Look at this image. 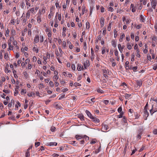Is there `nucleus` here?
I'll list each match as a JSON object with an SVG mask.
<instances>
[{
  "label": "nucleus",
  "mask_w": 157,
  "mask_h": 157,
  "mask_svg": "<svg viewBox=\"0 0 157 157\" xmlns=\"http://www.w3.org/2000/svg\"><path fill=\"white\" fill-rule=\"evenodd\" d=\"M151 5L152 8L155 9L156 6V0H152L151 2Z\"/></svg>",
  "instance_id": "f257e3e1"
},
{
  "label": "nucleus",
  "mask_w": 157,
  "mask_h": 157,
  "mask_svg": "<svg viewBox=\"0 0 157 157\" xmlns=\"http://www.w3.org/2000/svg\"><path fill=\"white\" fill-rule=\"evenodd\" d=\"M104 22V18L103 17H101V18L100 20V23L101 24V27H102L103 26Z\"/></svg>",
  "instance_id": "f03ea898"
},
{
  "label": "nucleus",
  "mask_w": 157,
  "mask_h": 157,
  "mask_svg": "<svg viewBox=\"0 0 157 157\" xmlns=\"http://www.w3.org/2000/svg\"><path fill=\"white\" fill-rule=\"evenodd\" d=\"M39 36L38 35H36L35 38L34 39V42L36 43H37L39 42Z\"/></svg>",
  "instance_id": "7ed1b4c3"
},
{
  "label": "nucleus",
  "mask_w": 157,
  "mask_h": 157,
  "mask_svg": "<svg viewBox=\"0 0 157 157\" xmlns=\"http://www.w3.org/2000/svg\"><path fill=\"white\" fill-rule=\"evenodd\" d=\"M86 113L87 116L90 117L91 119H92V117H93L92 116L91 113L88 110H86Z\"/></svg>",
  "instance_id": "20e7f679"
},
{
  "label": "nucleus",
  "mask_w": 157,
  "mask_h": 157,
  "mask_svg": "<svg viewBox=\"0 0 157 157\" xmlns=\"http://www.w3.org/2000/svg\"><path fill=\"white\" fill-rule=\"evenodd\" d=\"M78 117L80 118L82 121H84V117L83 115L82 114H78Z\"/></svg>",
  "instance_id": "39448f33"
},
{
  "label": "nucleus",
  "mask_w": 157,
  "mask_h": 157,
  "mask_svg": "<svg viewBox=\"0 0 157 157\" xmlns=\"http://www.w3.org/2000/svg\"><path fill=\"white\" fill-rule=\"evenodd\" d=\"M144 112L145 114V116H147V117L148 116V113L147 111V109L144 108Z\"/></svg>",
  "instance_id": "423d86ee"
},
{
  "label": "nucleus",
  "mask_w": 157,
  "mask_h": 157,
  "mask_svg": "<svg viewBox=\"0 0 157 157\" xmlns=\"http://www.w3.org/2000/svg\"><path fill=\"white\" fill-rule=\"evenodd\" d=\"M92 119L93 120V121H95L96 123H99V120L98 118H97L96 117H92Z\"/></svg>",
  "instance_id": "0eeeda50"
},
{
  "label": "nucleus",
  "mask_w": 157,
  "mask_h": 157,
  "mask_svg": "<svg viewBox=\"0 0 157 157\" xmlns=\"http://www.w3.org/2000/svg\"><path fill=\"white\" fill-rule=\"evenodd\" d=\"M112 46L114 48L116 46V43L115 40H113L111 42Z\"/></svg>",
  "instance_id": "6e6552de"
},
{
  "label": "nucleus",
  "mask_w": 157,
  "mask_h": 157,
  "mask_svg": "<svg viewBox=\"0 0 157 157\" xmlns=\"http://www.w3.org/2000/svg\"><path fill=\"white\" fill-rule=\"evenodd\" d=\"M102 128L104 130H106L108 128V126L106 124H105L102 126Z\"/></svg>",
  "instance_id": "1a4fd4ad"
},
{
  "label": "nucleus",
  "mask_w": 157,
  "mask_h": 157,
  "mask_svg": "<svg viewBox=\"0 0 157 157\" xmlns=\"http://www.w3.org/2000/svg\"><path fill=\"white\" fill-rule=\"evenodd\" d=\"M114 37L116 38L117 35V31L116 29H114Z\"/></svg>",
  "instance_id": "9d476101"
},
{
  "label": "nucleus",
  "mask_w": 157,
  "mask_h": 157,
  "mask_svg": "<svg viewBox=\"0 0 157 157\" xmlns=\"http://www.w3.org/2000/svg\"><path fill=\"white\" fill-rule=\"evenodd\" d=\"M129 64V62L128 61H127L125 63V66L126 69L127 70L128 69V68H127V67H129V65H128Z\"/></svg>",
  "instance_id": "9b49d317"
},
{
  "label": "nucleus",
  "mask_w": 157,
  "mask_h": 157,
  "mask_svg": "<svg viewBox=\"0 0 157 157\" xmlns=\"http://www.w3.org/2000/svg\"><path fill=\"white\" fill-rule=\"evenodd\" d=\"M27 95L29 97H31V96H32V95H33V96H35V94L34 93H28L27 94Z\"/></svg>",
  "instance_id": "f8f14e48"
},
{
  "label": "nucleus",
  "mask_w": 157,
  "mask_h": 157,
  "mask_svg": "<svg viewBox=\"0 0 157 157\" xmlns=\"http://www.w3.org/2000/svg\"><path fill=\"white\" fill-rule=\"evenodd\" d=\"M57 143L54 142H50L49 143V144H48L50 146H52V145H57Z\"/></svg>",
  "instance_id": "ddd939ff"
},
{
  "label": "nucleus",
  "mask_w": 157,
  "mask_h": 157,
  "mask_svg": "<svg viewBox=\"0 0 157 157\" xmlns=\"http://www.w3.org/2000/svg\"><path fill=\"white\" fill-rule=\"evenodd\" d=\"M15 31L14 30H12L11 31V34L12 35V36H13L15 35Z\"/></svg>",
  "instance_id": "4468645a"
},
{
  "label": "nucleus",
  "mask_w": 157,
  "mask_h": 157,
  "mask_svg": "<svg viewBox=\"0 0 157 157\" xmlns=\"http://www.w3.org/2000/svg\"><path fill=\"white\" fill-rule=\"evenodd\" d=\"M75 137L77 140H78L80 138H83L82 136L78 135H76L75 136Z\"/></svg>",
  "instance_id": "2eb2a0df"
},
{
  "label": "nucleus",
  "mask_w": 157,
  "mask_h": 157,
  "mask_svg": "<svg viewBox=\"0 0 157 157\" xmlns=\"http://www.w3.org/2000/svg\"><path fill=\"white\" fill-rule=\"evenodd\" d=\"M86 11L85 7L84 6H83L82 7V14H83L84 13V12Z\"/></svg>",
  "instance_id": "dca6fc26"
},
{
  "label": "nucleus",
  "mask_w": 157,
  "mask_h": 157,
  "mask_svg": "<svg viewBox=\"0 0 157 157\" xmlns=\"http://www.w3.org/2000/svg\"><path fill=\"white\" fill-rule=\"evenodd\" d=\"M140 51L138 49H137L136 53L137 55L136 56H138V57H140V54H139Z\"/></svg>",
  "instance_id": "f3484780"
},
{
  "label": "nucleus",
  "mask_w": 157,
  "mask_h": 157,
  "mask_svg": "<svg viewBox=\"0 0 157 157\" xmlns=\"http://www.w3.org/2000/svg\"><path fill=\"white\" fill-rule=\"evenodd\" d=\"M140 20L142 22H144V18L143 16V15H140Z\"/></svg>",
  "instance_id": "a211bd4d"
},
{
  "label": "nucleus",
  "mask_w": 157,
  "mask_h": 157,
  "mask_svg": "<svg viewBox=\"0 0 157 157\" xmlns=\"http://www.w3.org/2000/svg\"><path fill=\"white\" fill-rule=\"evenodd\" d=\"M86 29H88L90 28V23L88 22H87L86 23Z\"/></svg>",
  "instance_id": "6ab92c4d"
},
{
  "label": "nucleus",
  "mask_w": 157,
  "mask_h": 157,
  "mask_svg": "<svg viewBox=\"0 0 157 157\" xmlns=\"http://www.w3.org/2000/svg\"><path fill=\"white\" fill-rule=\"evenodd\" d=\"M105 52V48L103 47L102 48V53L103 54Z\"/></svg>",
  "instance_id": "aec40b11"
},
{
  "label": "nucleus",
  "mask_w": 157,
  "mask_h": 157,
  "mask_svg": "<svg viewBox=\"0 0 157 157\" xmlns=\"http://www.w3.org/2000/svg\"><path fill=\"white\" fill-rule=\"evenodd\" d=\"M111 24H112V23H110L109 24V25L108 27L107 30L109 31H110L111 30Z\"/></svg>",
  "instance_id": "412c9836"
},
{
  "label": "nucleus",
  "mask_w": 157,
  "mask_h": 157,
  "mask_svg": "<svg viewBox=\"0 0 157 157\" xmlns=\"http://www.w3.org/2000/svg\"><path fill=\"white\" fill-rule=\"evenodd\" d=\"M33 51H36V53L38 52V49H37L35 47H33Z\"/></svg>",
  "instance_id": "4be33fe9"
},
{
  "label": "nucleus",
  "mask_w": 157,
  "mask_h": 157,
  "mask_svg": "<svg viewBox=\"0 0 157 157\" xmlns=\"http://www.w3.org/2000/svg\"><path fill=\"white\" fill-rule=\"evenodd\" d=\"M78 67L77 68V69L78 71H81L82 70V67L81 66H79V64H78Z\"/></svg>",
  "instance_id": "5701e85b"
},
{
  "label": "nucleus",
  "mask_w": 157,
  "mask_h": 157,
  "mask_svg": "<svg viewBox=\"0 0 157 157\" xmlns=\"http://www.w3.org/2000/svg\"><path fill=\"white\" fill-rule=\"evenodd\" d=\"M81 85L79 83L77 82H75L74 84V86L75 87L80 86Z\"/></svg>",
  "instance_id": "b1692460"
},
{
  "label": "nucleus",
  "mask_w": 157,
  "mask_h": 157,
  "mask_svg": "<svg viewBox=\"0 0 157 157\" xmlns=\"http://www.w3.org/2000/svg\"><path fill=\"white\" fill-rule=\"evenodd\" d=\"M153 105H152V109H151V110H150V113L151 115H152V114L154 113V112H155L156 111L155 110L154 111V110H153Z\"/></svg>",
  "instance_id": "393cba45"
},
{
  "label": "nucleus",
  "mask_w": 157,
  "mask_h": 157,
  "mask_svg": "<svg viewBox=\"0 0 157 157\" xmlns=\"http://www.w3.org/2000/svg\"><path fill=\"white\" fill-rule=\"evenodd\" d=\"M127 48L129 50L131 49L132 48L131 46L129 43L127 44Z\"/></svg>",
  "instance_id": "a878e982"
},
{
  "label": "nucleus",
  "mask_w": 157,
  "mask_h": 157,
  "mask_svg": "<svg viewBox=\"0 0 157 157\" xmlns=\"http://www.w3.org/2000/svg\"><path fill=\"white\" fill-rule=\"evenodd\" d=\"M49 84L50 85V86L52 87L54 86V84L52 82V81H50L49 82Z\"/></svg>",
  "instance_id": "bb28decb"
},
{
  "label": "nucleus",
  "mask_w": 157,
  "mask_h": 157,
  "mask_svg": "<svg viewBox=\"0 0 157 157\" xmlns=\"http://www.w3.org/2000/svg\"><path fill=\"white\" fill-rule=\"evenodd\" d=\"M132 58L131 59V60L132 61H133L134 60V57L135 56V55L134 54H133L132 55Z\"/></svg>",
  "instance_id": "cd10ccee"
},
{
  "label": "nucleus",
  "mask_w": 157,
  "mask_h": 157,
  "mask_svg": "<svg viewBox=\"0 0 157 157\" xmlns=\"http://www.w3.org/2000/svg\"><path fill=\"white\" fill-rule=\"evenodd\" d=\"M30 11L29 10L28 11V12L26 13V17H27L29 18V17L30 16Z\"/></svg>",
  "instance_id": "c85d7f7f"
},
{
  "label": "nucleus",
  "mask_w": 157,
  "mask_h": 157,
  "mask_svg": "<svg viewBox=\"0 0 157 157\" xmlns=\"http://www.w3.org/2000/svg\"><path fill=\"white\" fill-rule=\"evenodd\" d=\"M103 102L104 103L105 105H107L109 103V100H104L103 101Z\"/></svg>",
  "instance_id": "c756f323"
},
{
  "label": "nucleus",
  "mask_w": 157,
  "mask_h": 157,
  "mask_svg": "<svg viewBox=\"0 0 157 157\" xmlns=\"http://www.w3.org/2000/svg\"><path fill=\"white\" fill-rule=\"evenodd\" d=\"M55 129H56V128L55 127H54V126H52L51 127V130L52 132H54L55 131Z\"/></svg>",
  "instance_id": "7c9ffc66"
},
{
  "label": "nucleus",
  "mask_w": 157,
  "mask_h": 157,
  "mask_svg": "<svg viewBox=\"0 0 157 157\" xmlns=\"http://www.w3.org/2000/svg\"><path fill=\"white\" fill-rule=\"evenodd\" d=\"M40 144V142H36L35 143V146L36 147L39 146Z\"/></svg>",
  "instance_id": "2f4dec72"
},
{
  "label": "nucleus",
  "mask_w": 157,
  "mask_h": 157,
  "mask_svg": "<svg viewBox=\"0 0 157 157\" xmlns=\"http://www.w3.org/2000/svg\"><path fill=\"white\" fill-rule=\"evenodd\" d=\"M137 85L138 86H140L142 85V83L140 81H137Z\"/></svg>",
  "instance_id": "473e14b6"
},
{
  "label": "nucleus",
  "mask_w": 157,
  "mask_h": 157,
  "mask_svg": "<svg viewBox=\"0 0 157 157\" xmlns=\"http://www.w3.org/2000/svg\"><path fill=\"white\" fill-rule=\"evenodd\" d=\"M83 48L85 50H86V42H85L84 43Z\"/></svg>",
  "instance_id": "72a5a7b5"
},
{
  "label": "nucleus",
  "mask_w": 157,
  "mask_h": 157,
  "mask_svg": "<svg viewBox=\"0 0 157 157\" xmlns=\"http://www.w3.org/2000/svg\"><path fill=\"white\" fill-rule=\"evenodd\" d=\"M71 68L73 70H75V65L74 64H72L71 65Z\"/></svg>",
  "instance_id": "f704fd0d"
},
{
  "label": "nucleus",
  "mask_w": 157,
  "mask_h": 157,
  "mask_svg": "<svg viewBox=\"0 0 157 157\" xmlns=\"http://www.w3.org/2000/svg\"><path fill=\"white\" fill-rule=\"evenodd\" d=\"M56 54L57 57H59L60 55L58 51H56Z\"/></svg>",
  "instance_id": "c9c22d12"
},
{
  "label": "nucleus",
  "mask_w": 157,
  "mask_h": 157,
  "mask_svg": "<svg viewBox=\"0 0 157 157\" xmlns=\"http://www.w3.org/2000/svg\"><path fill=\"white\" fill-rule=\"evenodd\" d=\"M3 91L6 93H8L10 92V91L9 90H3Z\"/></svg>",
  "instance_id": "e433bc0d"
},
{
  "label": "nucleus",
  "mask_w": 157,
  "mask_h": 157,
  "mask_svg": "<svg viewBox=\"0 0 157 157\" xmlns=\"http://www.w3.org/2000/svg\"><path fill=\"white\" fill-rule=\"evenodd\" d=\"M157 40V37L156 36H154L152 38V40L156 41Z\"/></svg>",
  "instance_id": "4c0bfd02"
},
{
  "label": "nucleus",
  "mask_w": 157,
  "mask_h": 157,
  "mask_svg": "<svg viewBox=\"0 0 157 157\" xmlns=\"http://www.w3.org/2000/svg\"><path fill=\"white\" fill-rule=\"evenodd\" d=\"M30 156L29 152H26L25 155L26 157H29Z\"/></svg>",
  "instance_id": "58836bf2"
},
{
  "label": "nucleus",
  "mask_w": 157,
  "mask_h": 157,
  "mask_svg": "<svg viewBox=\"0 0 157 157\" xmlns=\"http://www.w3.org/2000/svg\"><path fill=\"white\" fill-rule=\"evenodd\" d=\"M131 96V95H129V94H126L125 95V98H129V97H130V96Z\"/></svg>",
  "instance_id": "ea45409f"
},
{
  "label": "nucleus",
  "mask_w": 157,
  "mask_h": 157,
  "mask_svg": "<svg viewBox=\"0 0 157 157\" xmlns=\"http://www.w3.org/2000/svg\"><path fill=\"white\" fill-rule=\"evenodd\" d=\"M118 111L119 113H121L122 111V108L120 107L118 108Z\"/></svg>",
  "instance_id": "a19ab883"
},
{
  "label": "nucleus",
  "mask_w": 157,
  "mask_h": 157,
  "mask_svg": "<svg viewBox=\"0 0 157 157\" xmlns=\"http://www.w3.org/2000/svg\"><path fill=\"white\" fill-rule=\"evenodd\" d=\"M65 94H63L59 98V100H61V99L62 98H64L65 97Z\"/></svg>",
  "instance_id": "79ce46f5"
},
{
  "label": "nucleus",
  "mask_w": 157,
  "mask_h": 157,
  "mask_svg": "<svg viewBox=\"0 0 157 157\" xmlns=\"http://www.w3.org/2000/svg\"><path fill=\"white\" fill-rule=\"evenodd\" d=\"M53 78L56 80H57L58 79V78L56 75H55L53 76Z\"/></svg>",
  "instance_id": "37998d69"
},
{
  "label": "nucleus",
  "mask_w": 157,
  "mask_h": 157,
  "mask_svg": "<svg viewBox=\"0 0 157 157\" xmlns=\"http://www.w3.org/2000/svg\"><path fill=\"white\" fill-rule=\"evenodd\" d=\"M137 69V67H134L132 68V70L134 71H135Z\"/></svg>",
  "instance_id": "c03bdc74"
},
{
  "label": "nucleus",
  "mask_w": 157,
  "mask_h": 157,
  "mask_svg": "<svg viewBox=\"0 0 157 157\" xmlns=\"http://www.w3.org/2000/svg\"><path fill=\"white\" fill-rule=\"evenodd\" d=\"M26 90L22 89L21 91V93L22 94L23 93H26Z\"/></svg>",
  "instance_id": "a18cd8bd"
},
{
  "label": "nucleus",
  "mask_w": 157,
  "mask_h": 157,
  "mask_svg": "<svg viewBox=\"0 0 157 157\" xmlns=\"http://www.w3.org/2000/svg\"><path fill=\"white\" fill-rule=\"evenodd\" d=\"M136 151V148H135L134 150H133L131 155H132L133 154H134Z\"/></svg>",
  "instance_id": "49530a36"
},
{
  "label": "nucleus",
  "mask_w": 157,
  "mask_h": 157,
  "mask_svg": "<svg viewBox=\"0 0 157 157\" xmlns=\"http://www.w3.org/2000/svg\"><path fill=\"white\" fill-rule=\"evenodd\" d=\"M19 56V54L18 52H17L15 56V58H18Z\"/></svg>",
  "instance_id": "de8ad7c7"
},
{
  "label": "nucleus",
  "mask_w": 157,
  "mask_h": 157,
  "mask_svg": "<svg viewBox=\"0 0 157 157\" xmlns=\"http://www.w3.org/2000/svg\"><path fill=\"white\" fill-rule=\"evenodd\" d=\"M6 44H3L2 45V48H4V49H5V48H6Z\"/></svg>",
  "instance_id": "09e8293b"
},
{
  "label": "nucleus",
  "mask_w": 157,
  "mask_h": 157,
  "mask_svg": "<svg viewBox=\"0 0 157 157\" xmlns=\"http://www.w3.org/2000/svg\"><path fill=\"white\" fill-rule=\"evenodd\" d=\"M2 51H1L0 52V58L1 59H2Z\"/></svg>",
  "instance_id": "8fccbe9b"
},
{
  "label": "nucleus",
  "mask_w": 157,
  "mask_h": 157,
  "mask_svg": "<svg viewBox=\"0 0 157 157\" xmlns=\"http://www.w3.org/2000/svg\"><path fill=\"white\" fill-rule=\"evenodd\" d=\"M153 132L154 134H157V129H154Z\"/></svg>",
  "instance_id": "3c124183"
},
{
  "label": "nucleus",
  "mask_w": 157,
  "mask_h": 157,
  "mask_svg": "<svg viewBox=\"0 0 157 157\" xmlns=\"http://www.w3.org/2000/svg\"><path fill=\"white\" fill-rule=\"evenodd\" d=\"M131 38L132 40H134V36L133 34L132 33L131 35Z\"/></svg>",
  "instance_id": "603ef678"
},
{
  "label": "nucleus",
  "mask_w": 157,
  "mask_h": 157,
  "mask_svg": "<svg viewBox=\"0 0 157 157\" xmlns=\"http://www.w3.org/2000/svg\"><path fill=\"white\" fill-rule=\"evenodd\" d=\"M25 6V4L24 2H22V3L21 5V7L22 9H24Z\"/></svg>",
  "instance_id": "864d4df0"
},
{
  "label": "nucleus",
  "mask_w": 157,
  "mask_h": 157,
  "mask_svg": "<svg viewBox=\"0 0 157 157\" xmlns=\"http://www.w3.org/2000/svg\"><path fill=\"white\" fill-rule=\"evenodd\" d=\"M33 61H36V60H37V59H36V57L35 56H33Z\"/></svg>",
  "instance_id": "5fc2aeb1"
},
{
  "label": "nucleus",
  "mask_w": 157,
  "mask_h": 157,
  "mask_svg": "<svg viewBox=\"0 0 157 157\" xmlns=\"http://www.w3.org/2000/svg\"><path fill=\"white\" fill-rule=\"evenodd\" d=\"M58 19L60 21L61 19V14H58Z\"/></svg>",
  "instance_id": "6e6d98bb"
},
{
  "label": "nucleus",
  "mask_w": 157,
  "mask_h": 157,
  "mask_svg": "<svg viewBox=\"0 0 157 157\" xmlns=\"http://www.w3.org/2000/svg\"><path fill=\"white\" fill-rule=\"evenodd\" d=\"M102 36L101 35H100L98 36L97 38L98 40H101V38Z\"/></svg>",
  "instance_id": "4d7b16f0"
},
{
  "label": "nucleus",
  "mask_w": 157,
  "mask_h": 157,
  "mask_svg": "<svg viewBox=\"0 0 157 157\" xmlns=\"http://www.w3.org/2000/svg\"><path fill=\"white\" fill-rule=\"evenodd\" d=\"M25 63L26 64L28 63H29V61H30V60L29 59H27L25 60Z\"/></svg>",
  "instance_id": "13d9d810"
},
{
  "label": "nucleus",
  "mask_w": 157,
  "mask_h": 157,
  "mask_svg": "<svg viewBox=\"0 0 157 157\" xmlns=\"http://www.w3.org/2000/svg\"><path fill=\"white\" fill-rule=\"evenodd\" d=\"M147 59L148 60H151V56H150L148 55L147 56Z\"/></svg>",
  "instance_id": "bf43d9fd"
},
{
  "label": "nucleus",
  "mask_w": 157,
  "mask_h": 157,
  "mask_svg": "<svg viewBox=\"0 0 157 157\" xmlns=\"http://www.w3.org/2000/svg\"><path fill=\"white\" fill-rule=\"evenodd\" d=\"M9 119H10L12 120H15V117L14 116H12L9 118Z\"/></svg>",
  "instance_id": "052dcab7"
},
{
  "label": "nucleus",
  "mask_w": 157,
  "mask_h": 157,
  "mask_svg": "<svg viewBox=\"0 0 157 157\" xmlns=\"http://www.w3.org/2000/svg\"><path fill=\"white\" fill-rule=\"evenodd\" d=\"M147 50L146 49H144L143 51L144 53L145 54L147 53Z\"/></svg>",
  "instance_id": "680f3d73"
},
{
  "label": "nucleus",
  "mask_w": 157,
  "mask_h": 157,
  "mask_svg": "<svg viewBox=\"0 0 157 157\" xmlns=\"http://www.w3.org/2000/svg\"><path fill=\"white\" fill-rule=\"evenodd\" d=\"M103 73H107V71L106 69H103L102 70Z\"/></svg>",
  "instance_id": "e2e57ef3"
},
{
  "label": "nucleus",
  "mask_w": 157,
  "mask_h": 157,
  "mask_svg": "<svg viewBox=\"0 0 157 157\" xmlns=\"http://www.w3.org/2000/svg\"><path fill=\"white\" fill-rule=\"evenodd\" d=\"M24 75L26 78H27V73L25 71L24 72Z\"/></svg>",
  "instance_id": "0e129e2a"
},
{
  "label": "nucleus",
  "mask_w": 157,
  "mask_h": 157,
  "mask_svg": "<svg viewBox=\"0 0 157 157\" xmlns=\"http://www.w3.org/2000/svg\"><path fill=\"white\" fill-rule=\"evenodd\" d=\"M113 9L112 7H109V11H110L112 12L113 11Z\"/></svg>",
  "instance_id": "69168bd1"
},
{
  "label": "nucleus",
  "mask_w": 157,
  "mask_h": 157,
  "mask_svg": "<svg viewBox=\"0 0 157 157\" xmlns=\"http://www.w3.org/2000/svg\"><path fill=\"white\" fill-rule=\"evenodd\" d=\"M118 52L117 50H116L115 52V55L116 56H117Z\"/></svg>",
  "instance_id": "338daca9"
},
{
  "label": "nucleus",
  "mask_w": 157,
  "mask_h": 157,
  "mask_svg": "<svg viewBox=\"0 0 157 157\" xmlns=\"http://www.w3.org/2000/svg\"><path fill=\"white\" fill-rule=\"evenodd\" d=\"M135 40L136 41H137L139 40V37L138 36H136L135 37Z\"/></svg>",
  "instance_id": "774afa93"
}]
</instances>
